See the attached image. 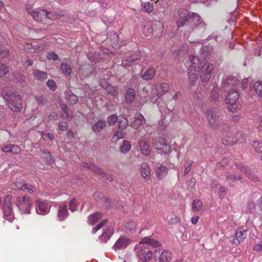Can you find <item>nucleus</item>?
Listing matches in <instances>:
<instances>
[{
	"label": "nucleus",
	"instance_id": "5701e85b",
	"mask_svg": "<svg viewBox=\"0 0 262 262\" xmlns=\"http://www.w3.org/2000/svg\"><path fill=\"white\" fill-rule=\"evenodd\" d=\"M188 70L189 84L191 85H193L198 79V75L196 73L197 70L196 69H193L192 66L191 68L188 69Z\"/></svg>",
	"mask_w": 262,
	"mask_h": 262
},
{
	"label": "nucleus",
	"instance_id": "cd10ccee",
	"mask_svg": "<svg viewBox=\"0 0 262 262\" xmlns=\"http://www.w3.org/2000/svg\"><path fill=\"white\" fill-rule=\"evenodd\" d=\"M157 89L158 96L160 97L169 91V86L166 82H162L157 86Z\"/></svg>",
	"mask_w": 262,
	"mask_h": 262
},
{
	"label": "nucleus",
	"instance_id": "a878e982",
	"mask_svg": "<svg viewBox=\"0 0 262 262\" xmlns=\"http://www.w3.org/2000/svg\"><path fill=\"white\" fill-rule=\"evenodd\" d=\"M64 98L68 102L74 105L76 104L78 101V97L74 95L71 91H67L64 94Z\"/></svg>",
	"mask_w": 262,
	"mask_h": 262
},
{
	"label": "nucleus",
	"instance_id": "0eeeda50",
	"mask_svg": "<svg viewBox=\"0 0 262 262\" xmlns=\"http://www.w3.org/2000/svg\"><path fill=\"white\" fill-rule=\"evenodd\" d=\"M153 145L155 148L161 150L162 152L167 154L171 150V147L167 141L163 138H157L154 140Z\"/></svg>",
	"mask_w": 262,
	"mask_h": 262
},
{
	"label": "nucleus",
	"instance_id": "774afa93",
	"mask_svg": "<svg viewBox=\"0 0 262 262\" xmlns=\"http://www.w3.org/2000/svg\"><path fill=\"white\" fill-rule=\"evenodd\" d=\"M122 137V133L120 132H118L116 133L114 136H113L112 140L113 141L116 142L119 139H121Z\"/></svg>",
	"mask_w": 262,
	"mask_h": 262
},
{
	"label": "nucleus",
	"instance_id": "ea45409f",
	"mask_svg": "<svg viewBox=\"0 0 262 262\" xmlns=\"http://www.w3.org/2000/svg\"><path fill=\"white\" fill-rule=\"evenodd\" d=\"M155 76V70L151 68L148 69L144 74L142 75V78L145 80H150Z\"/></svg>",
	"mask_w": 262,
	"mask_h": 262
},
{
	"label": "nucleus",
	"instance_id": "4d7b16f0",
	"mask_svg": "<svg viewBox=\"0 0 262 262\" xmlns=\"http://www.w3.org/2000/svg\"><path fill=\"white\" fill-rule=\"evenodd\" d=\"M36 99L38 103L41 105H45L47 102V99L42 95L36 96Z\"/></svg>",
	"mask_w": 262,
	"mask_h": 262
},
{
	"label": "nucleus",
	"instance_id": "ddd939ff",
	"mask_svg": "<svg viewBox=\"0 0 262 262\" xmlns=\"http://www.w3.org/2000/svg\"><path fill=\"white\" fill-rule=\"evenodd\" d=\"M235 167L237 170L245 173L246 176L252 181L256 182L258 181L257 177L255 174L251 171L248 167H244L241 163L235 164Z\"/></svg>",
	"mask_w": 262,
	"mask_h": 262
},
{
	"label": "nucleus",
	"instance_id": "4be33fe9",
	"mask_svg": "<svg viewBox=\"0 0 262 262\" xmlns=\"http://www.w3.org/2000/svg\"><path fill=\"white\" fill-rule=\"evenodd\" d=\"M101 85L105 89L106 92L112 96L118 94L117 88L107 83L105 80L100 81Z\"/></svg>",
	"mask_w": 262,
	"mask_h": 262
},
{
	"label": "nucleus",
	"instance_id": "37998d69",
	"mask_svg": "<svg viewBox=\"0 0 262 262\" xmlns=\"http://www.w3.org/2000/svg\"><path fill=\"white\" fill-rule=\"evenodd\" d=\"M60 69L62 72L67 75H70L72 73L71 66L68 63H63L61 64Z\"/></svg>",
	"mask_w": 262,
	"mask_h": 262
},
{
	"label": "nucleus",
	"instance_id": "412c9836",
	"mask_svg": "<svg viewBox=\"0 0 262 262\" xmlns=\"http://www.w3.org/2000/svg\"><path fill=\"white\" fill-rule=\"evenodd\" d=\"M189 14V12L185 10L179 11V19L177 21L178 27L183 26L187 21L190 22V18H187L186 16Z\"/></svg>",
	"mask_w": 262,
	"mask_h": 262
},
{
	"label": "nucleus",
	"instance_id": "a211bd4d",
	"mask_svg": "<svg viewBox=\"0 0 262 262\" xmlns=\"http://www.w3.org/2000/svg\"><path fill=\"white\" fill-rule=\"evenodd\" d=\"M69 213L67 209V204L66 202L61 203L58 210V219L60 221H63L68 216Z\"/></svg>",
	"mask_w": 262,
	"mask_h": 262
},
{
	"label": "nucleus",
	"instance_id": "c85d7f7f",
	"mask_svg": "<svg viewBox=\"0 0 262 262\" xmlns=\"http://www.w3.org/2000/svg\"><path fill=\"white\" fill-rule=\"evenodd\" d=\"M141 173L145 179H148L150 178V169L147 163L143 162L141 164Z\"/></svg>",
	"mask_w": 262,
	"mask_h": 262
},
{
	"label": "nucleus",
	"instance_id": "4c0bfd02",
	"mask_svg": "<svg viewBox=\"0 0 262 262\" xmlns=\"http://www.w3.org/2000/svg\"><path fill=\"white\" fill-rule=\"evenodd\" d=\"M33 74L35 78L39 81L45 80L47 78V74L46 73L38 70H34L33 71Z\"/></svg>",
	"mask_w": 262,
	"mask_h": 262
},
{
	"label": "nucleus",
	"instance_id": "e433bc0d",
	"mask_svg": "<svg viewBox=\"0 0 262 262\" xmlns=\"http://www.w3.org/2000/svg\"><path fill=\"white\" fill-rule=\"evenodd\" d=\"M131 148V144L127 140H124L120 146V150L122 154H126Z\"/></svg>",
	"mask_w": 262,
	"mask_h": 262
},
{
	"label": "nucleus",
	"instance_id": "c03bdc74",
	"mask_svg": "<svg viewBox=\"0 0 262 262\" xmlns=\"http://www.w3.org/2000/svg\"><path fill=\"white\" fill-rule=\"evenodd\" d=\"M254 89L258 96L262 97V81H257L254 84Z\"/></svg>",
	"mask_w": 262,
	"mask_h": 262
},
{
	"label": "nucleus",
	"instance_id": "423d86ee",
	"mask_svg": "<svg viewBox=\"0 0 262 262\" xmlns=\"http://www.w3.org/2000/svg\"><path fill=\"white\" fill-rule=\"evenodd\" d=\"M206 118L209 124L212 127L217 128L220 130L223 129L222 123L219 120V113L212 110L207 111L205 114Z\"/></svg>",
	"mask_w": 262,
	"mask_h": 262
},
{
	"label": "nucleus",
	"instance_id": "473e14b6",
	"mask_svg": "<svg viewBox=\"0 0 262 262\" xmlns=\"http://www.w3.org/2000/svg\"><path fill=\"white\" fill-rule=\"evenodd\" d=\"M106 126V122L104 120H100L97 122L94 123L93 126V130L96 133H98L103 129Z\"/></svg>",
	"mask_w": 262,
	"mask_h": 262
},
{
	"label": "nucleus",
	"instance_id": "bb28decb",
	"mask_svg": "<svg viewBox=\"0 0 262 262\" xmlns=\"http://www.w3.org/2000/svg\"><path fill=\"white\" fill-rule=\"evenodd\" d=\"M32 17L36 21L41 22L43 18H46V10L42 9L39 11H35L32 13Z\"/></svg>",
	"mask_w": 262,
	"mask_h": 262
},
{
	"label": "nucleus",
	"instance_id": "39448f33",
	"mask_svg": "<svg viewBox=\"0 0 262 262\" xmlns=\"http://www.w3.org/2000/svg\"><path fill=\"white\" fill-rule=\"evenodd\" d=\"M12 196L7 195L4 198V202L3 206L4 217L9 222L13 221L14 218V213L12 207Z\"/></svg>",
	"mask_w": 262,
	"mask_h": 262
},
{
	"label": "nucleus",
	"instance_id": "79ce46f5",
	"mask_svg": "<svg viewBox=\"0 0 262 262\" xmlns=\"http://www.w3.org/2000/svg\"><path fill=\"white\" fill-rule=\"evenodd\" d=\"M62 112L61 113V117L62 119H71V116L68 113V107L66 104H62L61 105Z\"/></svg>",
	"mask_w": 262,
	"mask_h": 262
},
{
	"label": "nucleus",
	"instance_id": "052dcab7",
	"mask_svg": "<svg viewBox=\"0 0 262 262\" xmlns=\"http://www.w3.org/2000/svg\"><path fill=\"white\" fill-rule=\"evenodd\" d=\"M11 188L13 189H23L24 184H21L20 182L13 183L11 185Z\"/></svg>",
	"mask_w": 262,
	"mask_h": 262
},
{
	"label": "nucleus",
	"instance_id": "a19ab883",
	"mask_svg": "<svg viewBox=\"0 0 262 262\" xmlns=\"http://www.w3.org/2000/svg\"><path fill=\"white\" fill-rule=\"evenodd\" d=\"M202 206V202L198 199L194 200L192 204V210L194 211H198L201 210Z\"/></svg>",
	"mask_w": 262,
	"mask_h": 262
},
{
	"label": "nucleus",
	"instance_id": "3c124183",
	"mask_svg": "<svg viewBox=\"0 0 262 262\" xmlns=\"http://www.w3.org/2000/svg\"><path fill=\"white\" fill-rule=\"evenodd\" d=\"M8 72L7 67L2 63H0V77L5 75Z\"/></svg>",
	"mask_w": 262,
	"mask_h": 262
},
{
	"label": "nucleus",
	"instance_id": "864d4df0",
	"mask_svg": "<svg viewBox=\"0 0 262 262\" xmlns=\"http://www.w3.org/2000/svg\"><path fill=\"white\" fill-rule=\"evenodd\" d=\"M23 189H27L28 192L30 194H33L34 192L36 191V188L35 187L31 185H29L28 184H24Z\"/></svg>",
	"mask_w": 262,
	"mask_h": 262
},
{
	"label": "nucleus",
	"instance_id": "f3484780",
	"mask_svg": "<svg viewBox=\"0 0 262 262\" xmlns=\"http://www.w3.org/2000/svg\"><path fill=\"white\" fill-rule=\"evenodd\" d=\"M244 137L242 133H238L234 137H228L227 139L223 141L224 145H232L237 143H241L244 140Z\"/></svg>",
	"mask_w": 262,
	"mask_h": 262
},
{
	"label": "nucleus",
	"instance_id": "13d9d810",
	"mask_svg": "<svg viewBox=\"0 0 262 262\" xmlns=\"http://www.w3.org/2000/svg\"><path fill=\"white\" fill-rule=\"evenodd\" d=\"M77 208V201L75 199H73L70 203V209L71 211L74 212L76 210Z\"/></svg>",
	"mask_w": 262,
	"mask_h": 262
},
{
	"label": "nucleus",
	"instance_id": "4468645a",
	"mask_svg": "<svg viewBox=\"0 0 262 262\" xmlns=\"http://www.w3.org/2000/svg\"><path fill=\"white\" fill-rule=\"evenodd\" d=\"M187 18H190V22L193 26L200 28H203L205 26L204 23L201 20L200 16L196 13L189 12V14L186 16Z\"/></svg>",
	"mask_w": 262,
	"mask_h": 262
},
{
	"label": "nucleus",
	"instance_id": "20e7f679",
	"mask_svg": "<svg viewBox=\"0 0 262 262\" xmlns=\"http://www.w3.org/2000/svg\"><path fill=\"white\" fill-rule=\"evenodd\" d=\"M21 213L30 214L33 202L28 196H18L15 202Z\"/></svg>",
	"mask_w": 262,
	"mask_h": 262
},
{
	"label": "nucleus",
	"instance_id": "603ef678",
	"mask_svg": "<svg viewBox=\"0 0 262 262\" xmlns=\"http://www.w3.org/2000/svg\"><path fill=\"white\" fill-rule=\"evenodd\" d=\"M47 85L52 91H55L56 89V84L53 80H48L47 82Z\"/></svg>",
	"mask_w": 262,
	"mask_h": 262
},
{
	"label": "nucleus",
	"instance_id": "c9c22d12",
	"mask_svg": "<svg viewBox=\"0 0 262 262\" xmlns=\"http://www.w3.org/2000/svg\"><path fill=\"white\" fill-rule=\"evenodd\" d=\"M189 61L191 64L189 66L188 69L191 68L192 66L193 69H196V68L198 67V66L200 63V59L198 57L192 55H191L189 56Z\"/></svg>",
	"mask_w": 262,
	"mask_h": 262
},
{
	"label": "nucleus",
	"instance_id": "6e6d98bb",
	"mask_svg": "<svg viewBox=\"0 0 262 262\" xmlns=\"http://www.w3.org/2000/svg\"><path fill=\"white\" fill-rule=\"evenodd\" d=\"M9 51L6 48L0 47V59L4 58L9 54Z\"/></svg>",
	"mask_w": 262,
	"mask_h": 262
},
{
	"label": "nucleus",
	"instance_id": "a18cd8bd",
	"mask_svg": "<svg viewBox=\"0 0 262 262\" xmlns=\"http://www.w3.org/2000/svg\"><path fill=\"white\" fill-rule=\"evenodd\" d=\"M41 157L46 160V162L47 164H51L53 161L52 157L48 151L43 150L41 153Z\"/></svg>",
	"mask_w": 262,
	"mask_h": 262
},
{
	"label": "nucleus",
	"instance_id": "72a5a7b5",
	"mask_svg": "<svg viewBox=\"0 0 262 262\" xmlns=\"http://www.w3.org/2000/svg\"><path fill=\"white\" fill-rule=\"evenodd\" d=\"M102 217V213L100 212L94 213L88 217V222L91 225H94L98 220Z\"/></svg>",
	"mask_w": 262,
	"mask_h": 262
},
{
	"label": "nucleus",
	"instance_id": "0e129e2a",
	"mask_svg": "<svg viewBox=\"0 0 262 262\" xmlns=\"http://www.w3.org/2000/svg\"><path fill=\"white\" fill-rule=\"evenodd\" d=\"M248 211L253 213L255 209V204L252 202H250L247 204Z\"/></svg>",
	"mask_w": 262,
	"mask_h": 262
},
{
	"label": "nucleus",
	"instance_id": "1a4fd4ad",
	"mask_svg": "<svg viewBox=\"0 0 262 262\" xmlns=\"http://www.w3.org/2000/svg\"><path fill=\"white\" fill-rule=\"evenodd\" d=\"M24 49L28 52L38 53L45 50L46 45L44 43H38L34 41L31 43H26L24 46Z\"/></svg>",
	"mask_w": 262,
	"mask_h": 262
},
{
	"label": "nucleus",
	"instance_id": "69168bd1",
	"mask_svg": "<svg viewBox=\"0 0 262 262\" xmlns=\"http://www.w3.org/2000/svg\"><path fill=\"white\" fill-rule=\"evenodd\" d=\"M47 58L48 59L56 60H57L58 56L57 54L53 52H49L48 54Z\"/></svg>",
	"mask_w": 262,
	"mask_h": 262
},
{
	"label": "nucleus",
	"instance_id": "09e8293b",
	"mask_svg": "<svg viewBox=\"0 0 262 262\" xmlns=\"http://www.w3.org/2000/svg\"><path fill=\"white\" fill-rule=\"evenodd\" d=\"M210 55V51L208 47L203 46L201 48L202 58L205 59Z\"/></svg>",
	"mask_w": 262,
	"mask_h": 262
},
{
	"label": "nucleus",
	"instance_id": "6ab92c4d",
	"mask_svg": "<svg viewBox=\"0 0 262 262\" xmlns=\"http://www.w3.org/2000/svg\"><path fill=\"white\" fill-rule=\"evenodd\" d=\"M114 233V230L111 226H107L103 229L102 234L99 238L102 243H106Z\"/></svg>",
	"mask_w": 262,
	"mask_h": 262
},
{
	"label": "nucleus",
	"instance_id": "bf43d9fd",
	"mask_svg": "<svg viewBox=\"0 0 262 262\" xmlns=\"http://www.w3.org/2000/svg\"><path fill=\"white\" fill-rule=\"evenodd\" d=\"M193 163V161H189L186 163L185 165V170L184 172V175L187 174L191 169V166Z\"/></svg>",
	"mask_w": 262,
	"mask_h": 262
},
{
	"label": "nucleus",
	"instance_id": "680f3d73",
	"mask_svg": "<svg viewBox=\"0 0 262 262\" xmlns=\"http://www.w3.org/2000/svg\"><path fill=\"white\" fill-rule=\"evenodd\" d=\"M118 118L116 115L110 116L107 119V122L110 125L114 124L117 120Z\"/></svg>",
	"mask_w": 262,
	"mask_h": 262
},
{
	"label": "nucleus",
	"instance_id": "b1692460",
	"mask_svg": "<svg viewBox=\"0 0 262 262\" xmlns=\"http://www.w3.org/2000/svg\"><path fill=\"white\" fill-rule=\"evenodd\" d=\"M242 179L240 174L237 175L234 173H229L226 176L227 182L231 186H234L235 183L237 181H240Z\"/></svg>",
	"mask_w": 262,
	"mask_h": 262
},
{
	"label": "nucleus",
	"instance_id": "2eb2a0df",
	"mask_svg": "<svg viewBox=\"0 0 262 262\" xmlns=\"http://www.w3.org/2000/svg\"><path fill=\"white\" fill-rule=\"evenodd\" d=\"M247 235V231L243 227H239L235 233V237L233 239V243L238 245L242 242Z\"/></svg>",
	"mask_w": 262,
	"mask_h": 262
},
{
	"label": "nucleus",
	"instance_id": "8fccbe9b",
	"mask_svg": "<svg viewBox=\"0 0 262 262\" xmlns=\"http://www.w3.org/2000/svg\"><path fill=\"white\" fill-rule=\"evenodd\" d=\"M107 223V220L105 219L103 220L102 222L98 224L96 226L94 227L92 231V233L93 234H95L98 230L102 228L105 224Z\"/></svg>",
	"mask_w": 262,
	"mask_h": 262
},
{
	"label": "nucleus",
	"instance_id": "aec40b11",
	"mask_svg": "<svg viewBox=\"0 0 262 262\" xmlns=\"http://www.w3.org/2000/svg\"><path fill=\"white\" fill-rule=\"evenodd\" d=\"M130 241L125 237H120L114 245V248L117 250L125 249L129 244Z\"/></svg>",
	"mask_w": 262,
	"mask_h": 262
},
{
	"label": "nucleus",
	"instance_id": "6e6552de",
	"mask_svg": "<svg viewBox=\"0 0 262 262\" xmlns=\"http://www.w3.org/2000/svg\"><path fill=\"white\" fill-rule=\"evenodd\" d=\"M213 70V65L208 63H205L200 71V76L201 80L204 81H208L212 75Z\"/></svg>",
	"mask_w": 262,
	"mask_h": 262
},
{
	"label": "nucleus",
	"instance_id": "7ed1b4c3",
	"mask_svg": "<svg viewBox=\"0 0 262 262\" xmlns=\"http://www.w3.org/2000/svg\"><path fill=\"white\" fill-rule=\"evenodd\" d=\"M2 95L7 102L9 107L12 111L19 112L21 111L23 103L21 98L19 95L12 93L8 88L3 90Z\"/></svg>",
	"mask_w": 262,
	"mask_h": 262
},
{
	"label": "nucleus",
	"instance_id": "9d476101",
	"mask_svg": "<svg viewBox=\"0 0 262 262\" xmlns=\"http://www.w3.org/2000/svg\"><path fill=\"white\" fill-rule=\"evenodd\" d=\"M155 257L160 262H168L171 259V253L168 250L157 249L155 251Z\"/></svg>",
	"mask_w": 262,
	"mask_h": 262
},
{
	"label": "nucleus",
	"instance_id": "f03ea898",
	"mask_svg": "<svg viewBox=\"0 0 262 262\" xmlns=\"http://www.w3.org/2000/svg\"><path fill=\"white\" fill-rule=\"evenodd\" d=\"M240 83V81L233 77H229L224 83L225 87L231 88L232 90L229 92L225 99L226 103L230 104L231 106L233 107L235 105L239 98L237 88Z\"/></svg>",
	"mask_w": 262,
	"mask_h": 262
},
{
	"label": "nucleus",
	"instance_id": "2f4dec72",
	"mask_svg": "<svg viewBox=\"0 0 262 262\" xmlns=\"http://www.w3.org/2000/svg\"><path fill=\"white\" fill-rule=\"evenodd\" d=\"M135 97V91L132 88H129L127 90L125 95V100L128 104H132Z\"/></svg>",
	"mask_w": 262,
	"mask_h": 262
},
{
	"label": "nucleus",
	"instance_id": "58836bf2",
	"mask_svg": "<svg viewBox=\"0 0 262 262\" xmlns=\"http://www.w3.org/2000/svg\"><path fill=\"white\" fill-rule=\"evenodd\" d=\"M137 224L135 221H130L125 224V228L127 232L133 233L136 231Z\"/></svg>",
	"mask_w": 262,
	"mask_h": 262
},
{
	"label": "nucleus",
	"instance_id": "f8f14e48",
	"mask_svg": "<svg viewBox=\"0 0 262 262\" xmlns=\"http://www.w3.org/2000/svg\"><path fill=\"white\" fill-rule=\"evenodd\" d=\"M140 149L141 153L145 156H148L150 153V146L148 139L145 136H142L139 141Z\"/></svg>",
	"mask_w": 262,
	"mask_h": 262
},
{
	"label": "nucleus",
	"instance_id": "de8ad7c7",
	"mask_svg": "<svg viewBox=\"0 0 262 262\" xmlns=\"http://www.w3.org/2000/svg\"><path fill=\"white\" fill-rule=\"evenodd\" d=\"M219 89L217 87H215L212 91L211 95L210 96V100L211 101H216L219 98Z\"/></svg>",
	"mask_w": 262,
	"mask_h": 262
},
{
	"label": "nucleus",
	"instance_id": "9b49d317",
	"mask_svg": "<svg viewBox=\"0 0 262 262\" xmlns=\"http://www.w3.org/2000/svg\"><path fill=\"white\" fill-rule=\"evenodd\" d=\"M36 211L37 214L40 215H46L49 212L50 206L47 202L37 200L36 201Z\"/></svg>",
	"mask_w": 262,
	"mask_h": 262
},
{
	"label": "nucleus",
	"instance_id": "dca6fc26",
	"mask_svg": "<svg viewBox=\"0 0 262 262\" xmlns=\"http://www.w3.org/2000/svg\"><path fill=\"white\" fill-rule=\"evenodd\" d=\"M145 123V119L143 116L140 113H137L134 116V120L130 122V125L134 129H138Z\"/></svg>",
	"mask_w": 262,
	"mask_h": 262
},
{
	"label": "nucleus",
	"instance_id": "c756f323",
	"mask_svg": "<svg viewBox=\"0 0 262 262\" xmlns=\"http://www.w3.org/2000/svg\"><path fill=\"white\" fill-rule=\"evenodd\" d=\"M168 172L167 168L164 165H160L156 169V173L158 179H162Z\"/></svg>",
	"mask_w": 262,
	"mask_h": 262
},
{
	"label": "nucleus",
	"instance_id": "49530a36",
	"mask_svg": "<svg viewBox=\"0 0 262 262\" xmlns=\"http://www.w3.org/2000/svg\"><path fill=\"white\" fill-rule=\"evenodd\" d=\"M255 151L259 154L262 153V142L258 141H254L252 144Z\"/></svg>",
	"mask_w": 262,
	"mask_h": 262
},
{
	"label": "nucleus",
	"instance_id": "e2e57ef3",
	"mask_svg": "<svg viewBox=\"0 0 262 262\" xmlns=\"http://www.w3.org/2000/svg\"><path fill=\"white\" fill-rule=\"evenodd\" d=\"M57 17V14L53 12H50L46 10V18L54 19Z\"/></svg>",
	"mask_w": 262,
	"mask_h": 262
},
{
	"label": "nucleus",
	"instance_id": "5fc2aeb1",
	"mask_svg": "<svg viewBox=\"0 0 262 262\" xmlns=\"http://www.w3.org/2000/svg\"><path fill=\"white\" fill-rule=\"evenodd\" d=\"M143 8L145 11L147 13L151 12L154 9L153 5L149 2L145 3L144 4Z\"/></svg>",
	"mask_w": 262,
	"mask_h": 262
},
{
	"label": "nucleus",
	"instance_id": "338daca9",
	"mask_svg": "<svg viewBox=\"0 0 262 262\" xmlns=\"http://www.w3.org/2000/svg\"><path fill=\"white\" fill-rule=\"evenodd\" d=\"M11 152L14 154H17L20 152V148L16 145H11Z\"/></svg>",
	"mask_w": 262,
	"mask_h": 262
},
{
	"label": "nucleus",
	"instance_id": "7c9ffc66",
	"mask_svg": "<svg viewBox=\"0 0 262 262\" xmlns=\"http://www.w3.org/2000/svg\"><path fill=\"white\" fill-rule=\"evenodd\" d=\"M141 58L140 56L138 54L136 56L135 55H133L132 56L127 57L124 60L122 61V66L127 68L130 65V63L134 62L137 60H140Z\"/></svg>",
	"mask_w": 262,
	"mask_h": 262
},
{
	"label": "nucleus",
	"instance_id": "393cba45",
	"mask_svg": "<svg viewBox=\"0 0 262 262\" xmlns=\"http://www.w3.org/2000/svg\"><path fill=\"white\" fill-rule=\"evenodd\" d=\"M81 166L84 168H89L92 171L95 172L97 174H100V175H104V173L103 171V170L98 168L97 166L95 165L92 164V163H88L86 162H83L81 164Z\"/></svg>",
	"mask_w": 262,
	"mask_h": 262
},
{
	"label": "nucleus",
	"instance_id": "f704fd0d",
	"mask_svg": "<svg viewBox=\"0 0 262 262\" xmlns=\"http://www.w3.org/2000/svg\"><path fill=\"white\" fill-rule=\"evenodd\" d=\"M117 121L119 129L121 130L125 129L128 124V121L127 118L123 116L119 117Z\"/></svg>",
	"mask_w": 262,
	"mask_h": 262
},
{
	"label": "nucleus",
	"instance_id": "f257e3e1",
	"mask_svg": "<svg viewBox=\"0 0 262 262\" xmlns=\"http://www.w3.org/2000/svg\"><path fill=\"white\" fill-rule=\"evenodd\" d=\"M142 244L157 248L159 246L160 244L157 240L148 237H144L140 242L139 246L136 249V254L139 259L138 262H148L151 259L152 252L148 247Z\"/></svg>",
	"mask_w": 262,
	"mask_h": 262
}]
</instances>
